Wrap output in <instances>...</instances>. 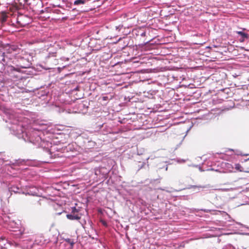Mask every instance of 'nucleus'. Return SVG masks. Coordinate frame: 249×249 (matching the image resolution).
<instances>
[{
	"instance_id": "ddd939ff",
	"label": "nucleus",
	"mask_w": 249,
	"mask_h": 249,
	"mask_svg": "<svg viewBox=\"0 0 249 249\" xmlns=\"http://www.w3.org/2000/svg\"><path fill=\"white\" fill-rule=\"evenodd\" d=\"M56 53H49L48 55V57H50L51 56H56Z\"/></svg>"
},
{
	"instance_id": "1a4fd4ad",
	"label": "nucleus",
	"mask_w": 249,
	"mask_h": 249,
	"mask_svg": "<svg viewBox=\"0 0 249 249\" xmlns=\"http://www.w3.org/2000/svg\"><path fill=\"white\" fill-rule=\"evenodd\" d=\"M85 3V0H76L74 1V5L83 4Z\"/></svg>"
},
{
	"instance_id": "6ab92c4d",
	"label": "nucleus",
	"mask_w": 249,
	"mask_h": 249,
	"mask_svg": "<svg viewBox=\"0 0 249 249\" xmlns=\"http://www.w3.org/2000/svg\"><path fill=\"white\" fill-rule=\"evenodd\" d=\"M247 170H249V167H248V168H247Z\"/></svg>"
},
{
	"instance_id": "f257e3e1",
	"label": "nucleus",
	"mask_w": 249,
	"mask_h": 249,
	"mask_svg": "<svg viewBox=\"0 0 249 249\" xmlns=\"http://www.w3.org/2000/svg\"><path fill=\"white\" fill-rule=\"evenodd\" d=\"M31 21L32 19L30 17L23 14H19L17 18V23L21 27L28 25Z\"/></svg>"
},
{
	"instance_id": "9b49d317",
	"label": "nucleus",
	"mask_w": 249,
	"mask_h": 249,
	"mask_svg": "<svg viewBox=\"0 0 249 249\" xmlns=\"http://www.w3.org/2000/svg\"><path fill=\"white\" fill-rule=\"evenodd\" d=\"M25 4L27 5L31 6L35 0H24Z\"/></svg>"
},
{
	"instance_id": "2eb2a0df",
	"label": "nucleus",
	"mask_w": 249,
	"mask_h": 249,
	"mask_svg": "<svg viewBox=\"0 0 249 249\" xmlns=\"http://www.w3.org/2000/svg\"><path fill=\"white\" fill-rule=\"evenodd\" d=\"M70 240H71L70 239H69L67 240V241L69 242V243H70L71 246H73V245H74V243H73V242H70Z\"/></svg>"
},
{
	"instance_id": "dca6fc26",
	"label": "nucleus",
	"mask_w": 249,
	"mask_h": 249,
	"mask_svg": "<svg viewBox=\"0 0 249 249\" xmlns=\"http://www.w3.org/2000/svg\"><path fill=\"white\" fill-rule=\"evenodd\" d=\"M228 151H231V152H233L234 151L233 149H228V150H226V152H228Z\"/></svg>"
},
{
	"instance_id": "4468645a",
	"label": "nucleus",
	"mask_w": 249,
	"mask_h": 249,
	"mask_svg": "<svg viewBox=\"0 0 249 249\" xmlns=\"http://www.w3.org/2000/svg\"><path fill=\"white\" fill-rule=\"evenodd\" d=\"M244 166H249V160L246 161V162L244 164Z\"/></svg>"
},
{
	"instance_id": "a211bd4d",
	"label": "nucleus",
	"mask_w": 249,
	"mask_h": 249,
	"mask_svg": "<svg viewBox=\"0 0 249 249\" xmlns=\"http://www.w3.org/2000/svg\"><path fill=\"white\" fill-rule=\"evenodd\" d=\"M145 32H144V33H143L142 34V36H144V35H145Z\"/></svg>"
},
{
	"instance_id": "f8f14e48",
	"label": "nucleus",
	"mask_w": 249,
	"mask_h": 249,
	"mask_svg": "<svg viewBox=\"0 0 249 249\" xmlns=\"http://www.w3.org/2000/svg\"><path fill=\"white\" fill-rule=\"evenodd\" d=\"M2 58L1 59V61L3 62V63H6V59H5V53H3L2 54H1V55Z\"/></svg>"
},
{
	"instance_id": "7ed1b4c3",
	"label": "nucleus",
	"mask_w": 249,
	"mask_h": 249,
	"mask_svg": "<svg viewBox=\"0 0 249 249\" xmlns=\"http://www.w3.org/2000/svg\"><path fill=\"white\" fill-rule=\"evenodd\" d=\"M236 33L241 36L239 39L240 42H243L249 38V35L247 33H244L242 31H236Z\"/></svg>"
},
{
	"instance_id": "20e7f679",
	"label": "nucleus",
	"mask_w": 249,
	"mask_h": 249,
	"mask_svg": "<svg viewBox=\"0 0 249 249\" xmlns=\"http://www.w3.org/2000/svg\"><path fill=\"white\" fill-rule=\"evenodd\" d=\"M7 50L9 53H12L13 52H19L21 51V49L17 45H13L9 46Z\"/></svg>"
},
{
	"instance_id": "6e6552de",
	"label": "nucleus",
	"mask_w": 249,
	"mask_h": 249,
	"mask_svg": "<svg viewBox=\"0 0 249 249\" xmlns=\"http://www.w3.org/2000/svg\"><path fill=\"white\" fill-rule=\"evenodd\" d=\"M19 225L20 224L16 223L14 221H11L10 222V225L12 228H13L14 229L18 228Z\"/></svg>"
},
{
	"instance_id": "f3484780",
	"label": "nucleus",
	"mask_w": 249,
	"mask_h": 249,
	"mask_svg": "<svg viewBox=\"0 0 249 249\" xmlns=\"http://www.w3.org/2000/svg\"><path fill=\"white\" fill-rule=\"evenodd\" d=\"M220 190L223 191H226L229 190L228 189H220Z\"/></svg>"
},
{
	"instance_id": "423d86ee",
	"label": "nucleus",
	"mask_w": 249,
	"mask_h": 249,
	"mask_svg": "<svg viewBox=\"0 0 249 249\" xmlns=\"http://www.w3.org/2000/svg\"><path fill=\"white\" fill-rule=\"evenodd\" d=\"M235 168L236 170L240 172H249V171H247L244 167L239 163L235 164Z\"/></svg>"
},
{
	"instance_id": "39448f33",
	"label": "nucleus",
	"mask_w": 249,
	"mask_h": 249,
	"mask_svg": "<svg viewBox=\"0 0 249 249\" xmlns=\"http://www.w3.org/2000/svg\"><path fill=\"white\" fill-rule=\"evenodd\" d=\"M68 219L73 220H79L81 218V216H79L78 214H68L66 215Z\"/></svg>"
},
{
	"instance_id": "9d476101",
	"label": "nucleus",
	"mask_w": 249,
	"mask_h": 249,
	"mask_svg": "<svg viewBox=\"0 0 249 249\" xmlns=\"http://www.w3.org/2000/svg\"><path fill=\"white\" fill-rule=\"evenodd\" d=\"M79 210L78 209L76 208V207H73L71 208V213L73 214H77L79 212Z\"/></svg>"
},
{
	"instance_id": "f03ea898",
	"label": "nucleus",
	"mask_w": 249,
	"mask_h": 249,
	"mask_svg": "<svg viewBox=\"0 0 249 249\" xmlns=\"http://www.w3.org/2000/svg\"><path fill=\"white\" fill-rule=\"evenodd\" d=\"M18 66L21 68H27L29 67L30 63L29 60L24 57L17 56Z\"/></svg>"
},
{
	"instance_id": "0eeeda50",
	"label": "nucleus",
	"mask_w": 249,
	"mask_h": 249,
	"mask_svg": "<svg viewBox=\"0 0 249 249\" xmlns=\"http://www.w3.org/2000/svg\"><path fill=\"white\" fill-rule=\"evenodd\" d=\"M8 16L5 13L2 12L0 17V20L2 23L5 22Z\"/></svg>"
}]
</instances>
